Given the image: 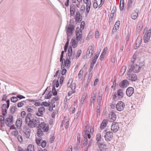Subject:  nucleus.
Masks as SVG:
<instances>
[{
  "label": "nucleus",
  "instance_id": "b1692460",
  "mask_svg": "<svg viewBox=\"0 0 151 151\" xmlns=\"http://www.w3.org/2000/svg\"><path fill=\"white\" fill-rule=\"evenodd\" d=\"M83 145V147H86L87 146H88V147H89L90 145L88 144V140L86 138H85L84 137V139L83 141V143H82Z\"/></svg>",
  "mask_w": 151,
  "mask_h": 151
},
{
  "label": "nucleus",
  "instance_id": "7c9ffc66",
  "mask_svg": "<svg viewBox=\"0 0 151 151\" xmlns=\"http://www.w3.org/2000/svg\"><path fill=\"white\" fill-rule=\"evenodd\" d=\"M26 151H35L34 147L31 145H29L27 149H26Z\"/></svg>",
  "mask_w": 151,
  "mask_h": 151
},
{
  "label": "nucleus",
  "instance_id": "4d7b16f0",
  "mask_svg": "<svg viewBox=\"0 0 151 151\" xmlns=\"http://www.w3.org/2000/svg\"><path fill=\"white\" fill-rule=\"evenodd\" d=\"M93 6L94 8H96L98 6V4L96 0H94Z\"/></svg>",
  "mask_w": 151,
  "mask_h": 151
},
{
  "label": "nucleus",
  "instance_id": "de8ad7c7",
  "mask_svg": "<svg viewBox=\"0 0 151 151\" xmlns=\"http://www.w3.org/2000/svg\"><path fill=\"white\" fill-rule=\"evenodd\" d=\"M102 94H99L98 96V104H99L101 102L102 100Z\"/></svg>",
  "mask_w": 151,
  "mask_h": 151
},
{
  "label": "nucleus",
  "instance_id": "603ef678",
  "mask_svg": "<svg viewBox=\"0 0 151 151\" xmlns=\"http://www.w3.org/2000/svg\"><path fill=\"white\" fill-rule=\"evenodd\" d=\"M8 109H1L2 114L3 116H5L7 113V110Z\"/></svg>",
  "mask_w": 151,
  "mask_h": 151
},
{
  "label": "nucleus",
  "instance_id": "473e14b6",
  "mask_svg": "<svg viewBox=\"0 0 151 151\" xmlns=\"http://www.w3.org/2000/svg\"><path fill=\"white\" fill-rule=\"evenodd\" d=\"M91 129L90 128V126L89 125H87L86 126H85V128L84 130V133L85 134H86V133H88V132H90V130Z\"/></svg>",
  "mask_w": 151,
  "mask_h": 151
},
{
  "label": "nucleus",
  "instance_id": "0eeeda50",
  "mask_svg": "<svg viewBox=\"0 0 151 151\" xmlns=\"http://www.w3.org/2000/svg\"><path fill=\"white\" fill-rule=\"evenodd\" d=\"M6 125L8 127H10L13 124V117L12 115L9 114L6 119Z\"/></svg>",
  "mask_w": 151,
  "mask_h": 151
},
{
  "label": "nucleus",
  "instance_id": "4c0bfd02",
  "mask_svg": "<svg viewBox=\"0 0 151 151\" xmlns=\"http://www.w3.org/2000/svg\"><path fill=\"white\" fill-rule=\"evenodd\" d=\"M101 135L100 134H97L96 135V140L97 141V143L101 141Z\"/></svg>",
  "mask_w": 151,
  "mask_h": 151
},
{
  "label": "nucleus",
  "instance_id": "9d476101",
  "mask_svg": "<svg viewBox=\"0 0 151 151\" xmlns=\"http://www.w3.org/2000/svg\"><path fill=\"white\" fill-rule=\"evenodd\" d=\"M113 133L111 131L107 132L105 135L104 137L107 141H110L113 137Z\"/></svg>",
  "mask_w": 151,
  "mask_h": 151
},
{
  "label": "nucleus",
  "instance_id": "4be33fe9",
  "mask_svg": "<svg viewBox=\"0 0 151 151\" xmlns=\"http://www.w3.org/2000/svg\"><path fill=\"white\" fill-rule=\"evenodd\" d=\"M108 123V120L106 119H104L102 121L100 126V129H104Z\"/></svg>",
  "mask_w": 151,
  "mask_h": 151
},
{
  "label": "nucleus",
  "instance_id": "f8f14e48",
  "mask_svg": "<svg viewBox=\"0 0 151 151\" xmlns=\"http://www.w3.org/2000/svg\"><path fill=\"white\" fill-rule=\"evenodd\" d=\"M129 82L127 80L122 81L119 84L120 87L122 88H126L129 85Z\"/></svg>",
  "mask_w": 151,
  "mask_h": 151
},
{
  "label": "nucleus",
  "instance_id": "4468645a",
  "mask_svg": "<svg viewBox=\"0 0 151 151\" xmlns=\"http://www.w3.org/2000/svg\"><path fill=\"white\" fill-rule=\"evenodd\" d=\"M94 49V46L91 45L90 46L87 50V55L88 56L91 57L93 55V52Z\"/></svg>",
  "mask_w": 151,
  "mask_h": 151
},
{
  "label": "nucleus",
  "instance_id": "69168bd1",
  "mask_svg": "<svg viewBox=\"0 0 151 151\" xmlns=\"http://www.w3.org/2000/svg\"><path fill=\"white\" fill-rule=\"evenodd\" d=\"M93 67L94 64L91 63L90 66L88 70V71L89 72V73H91V72H92L91 71L93 69Z\"/></svg>",
  "mask_w": 151,
  "mask_h": 151
},
{
  "label": "nucleus",
  "instance_id": "bb28decb",
  "mask_svg": "<svg viewBox=\"0 0 151 151\" xmlns=\"http://www.w3.org/2000/svg\"><path fill=\"white\" fill-rule=\"evenodd\" d=\"M22 119H18L16 122V125L17 127H20L22 125Z\"/></svg>",
  "mask_w": 151,
  "mask_h": 151
},
{
  "label": "nucleus",
  "instance_id": "412c9836",
  "mask_svg": "<svg viewBox=\"0 0 151 151\" xmlns=\"http://www.w3.org/2000/svg\"><path fill=\"white\" fill-rule=\"evenodd\" d=\"M93 95H91V97L90 100V106H92V104L94 103V102L95 100L96 96V93H95L94 92H93Z\"/></svg>",
  "mask_w": 151,
  "mask_h": 151
},
{
  "label": "nucleus",
  "instance_id": "5701e85b",
  "mask_svg": "<svg viewBox=\"0 0 151 151\" xmlns=\"http://www.w3.org/2000/svg\"><path fill=\"white\" fill-rule=\"evenodd\" d=\"M132 0H129L128 2L127 10L128 11H131L132 10Z\"/></svg>",
  "mask_w": 151,
  "mask_h": 151
},
{
  "label": "nucleus",
  "instance_id": "9b49d317",
  "mask_svg": "<svg viewBox=\"0 0 151 151\" xmlns=\"http://www.w3.org/2000/svg\"><path fill=\"white\" fill-rule=\"evenodd\" d=\"M119 129V124L118 123L113 122L111 125V130L113 132H117Z\"/></svg>",
  "mask_w": 151,
  "mask_h": 151
},
{
  "label": "nucleus",
  "instance_id": "09e8293b",
  "mask_svg": "<svg viewBox=\"0 0 151 151\" xmlns=\"http://www.w3.org/2000/svg\"><path fill=\"white\" fill-rule=\"evenodd\" d=\"M127 67L125 66H124L122 67L121 71V72L122 73V74H123L126 71Z\"/></svg>",
  "mask_w": 151,
  "mask_h": 151
},
{
  "label": "nucleus",
  "instance_id": "39448f33",
  "mask_svg": "<svg viewBox=\"0 0 151 151\" xmlns=\"http://www.w3.org/2000/svg\"><path fill=\"white\" fill-rule=\"evenodd\" d=\"M125 106L124 103L122 101H119L116 105V109L119 111L123 110Z\"/></svg>",
  "mask_w": 151,
  "mask_h": 151
},
{
  "label": "nucleus",
  "instance_id": "6e6d98bb",
  "mask_svg": "<svg viewBox=\"0 0 151 151\" xmlns=\"http://www.w3.org/2000/svg\"><path fill=\"white\" fill-rule=\"evenodd\" d=\"M106 53V52H103L100 56V59L101 60H102L104 59V58Z\"/></svg>",
  "mask_w": 151,
  "mask_h": 151
},
{
  "label": "nucleus",
  "instance_id": "864d4df0",
  "mask_svg": "<svg viewBox=\"0 0 151 151\" xmlns=\"http://www.w3.org/2000/svg\"><path fill=\"white\" fill-rule=\"evenodd\" d=\"M91 5V4H89L86 5V11L87 14H88L89 12L90 9Z\"/></svg>",
  "mask_w": 151,
  "mask_h": 151
},
{
  "label": "nucleus",
  "instance_id": "37998d69",
  "mask_svg": "<svg viewBox=\"0 0 151 151\" xmlns=\"http://www.w3.org/2000/svg\"><path fill=\"white\" fill-rule=\"evenodd\" d=\"M52 93L54 96L57 95V91H56L55 86H53L52 88Z\"/></svg>",
  "mask_w": 151,
  "mask_h": 151
},
{
  "label": "nucleus",
  "instance_id": "ddd939ff",
  "mask_svg": "<svg viewBox=\"0 0 151 151\" xmlns=\"http://www.w3.org/2000/svg\"><path fill=\"white\" fill-rule=\"evenodd\" d=\"M134 89L132 87H129L126 90V94L127 96L130 97L134 93Z\"/></svg>",
  "mask_w": 151,
  "mask_h": 151
},
{
  "label": "nucleus",
  "instance_id": "423d86ee",
  "mask_svg": "<svg viewBox=\"0 0 151 151\" xmlns=\"http://www.w3.org/2000/svg\"><path fill=\"white\" fill-rule=\"evenodd\" d=\"M76 39L77 41L80 40L82 36V30L79 27H77L76 30Z\"/></svg>",
  "mask_w": 151,
  "mask_h": 151
},
{
  "label": "nucleus",
  "instance_id": "2f4dec72",
  "mask_svg": "<svg viewBox=\"0 0 151 151\" xmlns=\"http://www.w3.org/2000/svg\"><path fill=\"white\" fill-rule=\"evenodd\" d=\"M37 135L39 137H41L43 134V131L40 129L38 128L37 130Z\"/></svg>",
  "mask_w": 151,
  "mask_h": 151
},
{
  "label": "nucleus",
  "instance_id": "58836bf2",
  "mask_svg": "<svg viewBox=\"0 0 151 151\" xmlns=\"http://www.w3.org/2000/svg\"><path fill=\"white\" fill-rule=\"evenodd\" d=\"M83 74V69H81L79 71L78 74V78L79 79L82 78Z\"/></svg>",
  "mask_w": 151,
  "mask_h": 151
},
{
  "label": "nucleus",
  "instance_id": "49530a36",
  "mask_svg": "<svg viewBox=\"0 0 151 151\" xmlns=\"http://www.w3.org/2000/svg\"><path fill=\"white\" fill-rule=\"evenodd\" d=\"M10 100L13 102H15L18 101V99L17 97L13 96L11 98Z\"/></svg>",
  "mask_w": 151,
  "mask_h": 151
},
{
  "label": "nucleus",
  "instance_id": "e433bc0d",
  "mask_svg": "<svg viewBox=\"0 0 151 151\" xmlns=\"http://www.w3.org/2000/svg\"><path fill=\"white\" fill-rule=\"evenodd\" d=\"M52 92L51 91H50L48 93L46 94L45 96V98L47 99H50L52 96Z\"/></svg>",
  "mask_w": 151,
  "mask_h": 151
},
{
  "label": "nucleus",
  "instance_id": "e2e57ef3",
  "mask_svg": "<svg viewBox=\"0 0 151 151\" xmlns=\"http://www.w3.org/2000/svg\"><path fill=\"white\" fill-rule=\"evenodd\" d=\"M136 55L134 54L132 57V59L131 62H133L134 63L136 59Z\"/></svg>",
  "mask_w": 151,
  "mask_h": 151
},
{
  "label": "nucleus",
  "instance_id": "cd10ccee",
  "mask_svg": "<svg viewBox=\"0 0 151 151\" xmlns=\"http://www.w3.org/2000/svg\"><path fill=\"white\" fill-rule=\"evenodd\" d=\"M24 133L27 138H28L30 136V130L28 128H26L25 130Z\"/></svg>",
  "mask_w": 151,
  "mask_h": 151
},
{
  "label": "nucleus",
  "instance_id": "8fccbe9b",
  "mask_svg": "<svg viewBox=\"0 0 151 151\" xmlns=\"http://www.w3.org/2000/svg\"><path fill=\"white\" fill-rule=\"evenodd\" d=\"M41 141V138L40 137L37 138L36 140V142L38 145L40 144Z\"/></svg>",
  "mask_w": 151,
  "mask_h": 151
},
{
  "label": "nucleus",
  "instance_id": "2eb2a0df",
  "mask_svg": "<svg viewBox=\"0 0 151 151\" xmlns=\"http://www.w3.org/2000/svg\"><path fill=\"white\" fill-rule=\"evenodd\" d=\"M64 66L66 67V68H68L70 65V58H66L65 60L63 63Z\"/></svg>",
  "mask_w": 151,
  "mask_h": 151
},
{
  "label": "nucleus",
  "instance_id": "6ab92c4d",
  "mask_svg": "<svg viewBox=\"0 0 151 151\" xmlns=\"http://www.w3.org/2000/svg\"><path fill=\"white\" fill-rule=\"evenodd\" d=\"M151 35L148 32L147 34H145L144 35L143 39L144 43H146L148 42L150 37Z\"/></svg>",
  "mask_w": 151,
  "mask_h": 151
},
{
  "label": "nucleus",
  "instance_id": "a211bd4d",
  "mask_svg": "<svg viewBox=\"0 0 151 151\" xmlns=\"http://www.w3.org/2000/svg\"><path fill=\"white\" fill-rule=\"evenodd\" d=\"M31 106H27L25 108L27 109V111L29 112L28 113H30L31 114V116L32 115H36V111L30 108Z\"/></svg>",
  "mask_w": 151,
  "mask_h": 151
},
{
  "label": "nucleus",
  "instance_id": "a19ab883",
  "mask_svg": "<svg viewBox=\"0 0 151 151\" xmlns=\"http://www.w3.org/2000/svg\"><path fill=\"white\" fill-rule=\"evenodd\" d=\"M50 104L49 103H48L47 102L44 101L42 102L41 104L40 105L41 106H49L50 105Z\"/></svg>",
  "mask_w": 151,
  "mask_h": 151
},
{
  "label": "nucleus",
  "instance_id": "7ed1b4c3",
  "mask_svg": "<svg viewBox=\"0 0 151 151\" xmlns=\"http://www.w3.org/2000/svg\"><path fill=\"white\" fill-rule=\"evenodd\" d=\"M127 78L130 81H135L137 80V77L136 75L132 72L128 71L127 73Z\"/></svg>",
  "mask_w": 151,
  "mask_h": 151
},
{
  "label": "nucleus",
  "instance_id": "6e6552de",
  "mask_svg": "<svg viewBox=\"0 0 151 151\" xmlns=\"http://www.w3.org/2000/svg\"><path fill=\"white\" fill-rule=\"evenodd\" d=\"M74 26L70 24L68 26L67 28H66V32L68 36H70L72 34V32L74 30Z\"/></svg>",
  "mask_w": 151,
  "mask_h": 151
},
{
  "label": "nucleus",
  "instance_id": "393cba45",
  "mask_svg": "<svg viewBox=\"0 0 151 151\" xmlns=\"http://www.w3.org/2000/svg\"><path fill=\"white\" fill-rule=\"evenodd\" d=\"M99 55V53H98V54H96L93 57L92 62L91 63L93 64L94 65L96 63Z\"/></svg>",
  "mask_w": 151,
  "mask_h": 151
},
{
  "label": "nucleus",
  "instance_id": "a878e982",
  "mask_svg": "<svg viewBox=\"0 0 151 151\" xmlns=\"http://www.w3.org/2000/svg\"><path fill=\"white\" fill-rule=\"evenodd\" d=\"M141 42L142 39L141 38H138L136 42L135 49H137L138 48L141 44Z\"/></svg>",
  "mask_w": 151,
  "mask_h": 151
},
{
  "label": "nucleus",
  "instance_id": "a18cd8bd",
  "mask_svg": "<svg viewBox=\"0 0 151 151\" xmlns=\"http://www.w3.org/2000/svg\"><path fill=\"white\" fill-rule=\"evenodd\" d=\"M82 51L80 49L79 50L77 51V55L76 56V59H78L81 55V53Z\"/></svg>",
  "mask_w": 151,
  "mask_h": 151
},
{
  "label": "nucleus",
  "instance_id": "5fc2aeb1",
  "mask_svg": "<svg viewBox=\"0 0 151 151\" xmlns=\"http://www.w3.org/2000/svg\"><path fill=\"white\" fill-rule=\"evenodd\" d=\"M114 11H113V10L111 12V14H110V17H109V20H112L113 19V18L114 16Z\"/></svg>",
  "mask_w": 151,
  "mask_h": 151
},
{
  "label": "nucleus",
  "instance_id": "1a4fd4ad",
  "mask_svg": "<svg viewBox=\"0 0 151 151\" xmlns=\"http://www.w3.org/2000/svg\"><path fill=\"white\" fill-rule=\"evenodd\" d=\"M45 111V109L44 107L40 106L38 109V112L36 111V115L38 116H42Z\"/></svg>",
  "mask_w": 151,
  "mask_h": 151
},
{
  "label": "nucleus",
  "instance_id": "79ce46f5",
  "mask_svg": "<svg viewBox=\"0 0 151 151\" xmlns=\"http://www.w3.org/2000/svg\"><path fill=\"white\" fill-rule=\"evenodd\" d=\"M71 42L72 43V46L73 47L75 48L77 46V44L76 43V41L75 40L72 39L71 40Z\"/></svg>",
  "mask_w": 151,
  "mask_h": 151
},
{
  "label": "nucleus",
  "instance_id": "c03bdc74",
  "mask_svg": "<svg viewBox=\"0 0 151 151\" xmlns=\"http://www.w3.org/2000/svg\"><path fill=\"white\" fill-rule=\"evenodd\" d=\"M119 25L120 21L119 20L117 21L114 25V28H116L117 29H119Z\"/></svg>",
  "mask_w": 151,
  "mask_h": 151
},
{
  "label": "nucleus",
  "instance_id": "774afa93",
  "mask_svg": "<svg viewBox=\"0 0 151 151\" xmlns=\"http://www.w3.org/2000/svg\"><path fill=\"white\" fill-rule=\"evenodd\" d=\"M112 96L113 99L115 100L117 96L116 93L114 92L113 93Z\"/></svg>",
  "mask_w": 151,
  "mask_h": 151
},
{
  "label": "nucleus",
  "instance_id": "c756f323",
  "mask_svg": "<svg viewBox=\"0 0 151 151\" xmlns=\"http://www.w3.org/2000/svg\"><path fill=\"white\" fill-rule=\"evenodd\" d=\"M73 53V51L72 47L71 46H70L69 47L68 50V55L69 58L72 56Z\"/></svg>",
  "mask_w": 151,
  "mask_h": 151
},
{
  "label": "nucleus",
  "instance_id": "f704fd0d",
  "mask_svg": "<svg viewBox=\"0 0 151 151\" xmlns=\"http://www.w3.org/2000/svg\"><path fill=\"white\" fill-rule=\"evenodd\" d=\"M92 76V72H91V73H89L88 74V79L86 82L87 85L91 81V79Z\"/></svg>",
  "mask_w": 151,
  "mask_h": 151
},
{
  "label": "nucleus",
  "instance_id": "c9c22d12",
  "mask_svg": "<svg viewBox=\"0 0 151 151\" xmlns=\"http://www.w3.org/2000/svg\"><path fill=\"white\" fill-rule=\"evenodd\" d=\"M111 119L113 121H114L116 119V115L113 112L111 113Z\"/></svg>",
  "mask_w": 151,
  "mask_h": 151
},
{
  "label": "nucleus",
  "instance_id": "f03ea898",
  "mask_svg": "<svg viewBox=\"0 0 151 151\" xmlns=\"http://www.w3.org/2000/svg\"><path fill=\"white\" fill-rule=\"evenodd\" d=\"M129 67V71L132 72L133 71L134 73H139L141 69V68L139 65L134 64V63L133 62H130Z\"/></svg>",
  "mask_w": 151,
  "mask_h": 151
},
{
  "label": "nucleus",
  "instance_id": "dca6fc26",
  "mask_svg": "<svg viewBox=\"0 0 151 151\" xmlns=\"http://www.w3.org/2000/svg\"><path fill=\"white\" fill-rule=\"evenodd\" d=\"M138 12L139 10L138 9H135L131 15V18L133 19H136L138 17Z\"/></svg>",
  "mask_w": 151,
  "mask_h": 151
},
{
  "label": "nucleus",
  "instance_id": "bf43d9fd",
  "mask_svg": "<svg viewBox=\"0 0 151 151\" xmlns=\"http://www.w3.org/2000/svg\"><path fill=\"white\" fill-rule=\"evenodd\" d=\"M65 67V66H63V67H62V68H63L61 73V74L63 75H65L67 71L64 68Z\"/></svg>",
  "mask_w": 151,
  "mask_h": 151
},
{
  "label": "nucleus",
  "instance_id": "13d9d810",
  "mask_svg": "<svg viewBox=\"0 0 151 151\" xmlns=\"http://www.w3.org/2000/svg\"><path fill=\"white\" fill-rule=\"evenodd\" d=\"M17 138L18 141L20 142H22L23 141V139L21 136L19 135L17 136Z\"/></svg>",
  "mask_w": 151,
  "mask_h": 151
},
{
  "label": "nucleus",
  "instance_id": "c85d7f7f",
  "mask_svg": "<svg viewBox=\"0 0 151 151\" xmlns=\"http://www.w3.org/2000/svg\"><path fill=\"white\" fill-rule=\"evenodd\" d=\"M117 93L119 98L121 99L123 97L124 94L122 89H119L117 91Z\"/></svg>",
  "mask_w": 151,
  "mask_h": 151
},
{
  "label": "nucleus",
  "instance_id": "3c124183",
  "mask_svg": "<svg viewBox=\"0 0 151 151\" xmlns=\"http://www.w3.org/2000/svg\"><path fill=\"white\" fill-rule=\"evenodd\" d=\"M60 73V71L59 70H58L56 72V73L54 75V77H57V78H59Z\"/></svg>",
  "mask_w": 151,
  "mask_h": 151
},
{
  "label": "nucleus",
  "instance_id": "0e129e2a",
  "mask_svg": "<svg viewBox=\"0 0 151 151\" xmlns=\"http://www.w3.org/2000/svg\"><path fill=\"white\" fill-rule=\"evenodd\" d=\"M9 106H8L7 107V106L5 104H2V107H1V109H8L9 108Z\"/></svg>",
  "mask_w": 151,
  "mask_h": 151
},
{
  "label": "nucleus",
  "instance_id": "f257e3e1",
  "mask_svg": "<svg viewBox=\"0 0 151 151\" xmlns=\"http://www.w3.org/2000/svg\"><path fill=\"white\" fill-rule=\"evenodd\" d=\"M25 121L26 124L31 128L36 127L40 123L38 118L36 117L32 118L30 113L27 114Z\"/></svg>",
  "mask_w": 151,
  "mask_h": 151
},
{
  "label": "nucleus",
  "instance_id": "aec40b11",
  "mask_svg": "<svg viewBox=\"0 0 151 151\" xmlns=\"http://www.w3.org/2000/svg\"><path fill=\"white\" fill-rule=\"evenodd\" d=\"M76 7L73 4H71L70 6V16H73L75 14Z\"/></svg>",
  "mask_w": 151,
  "mask_h": 151
},
{
  "label": "nucleus",
  "instance_id": "f3484780",
  "mask_svg": "<svg viewBox=\"0 0 151 151\" xmlns=\"http://www.w3.org/2000/svg\"><path fill=\"white\" fill-rule=\"evenodd\" d=\"M81 17L80 12L79 11L76 12L75 16V20L76 22H80L81 21L82 19L81 18Z\"/></svg>",
  "mask_w": 151,
  "mask_h": 151
},
{
  "label": "nucleus",
  "instance_id": "680f3d73",
  "mask_svg": "<svg viewBox=\"0 0 151 151\" xmlns=\"http://www.w3.org/2000/svg\"><path fill=\"white\" fill-rule=\"evenodd\" d=\"M63 57H60V62H62V65H61V68H62V67L63 66V61H64L65 60V58H63Z\"/></svg>",
  "mask_w": 151,
  "mask_h": 151
},
{
  "label": "nucleus",
  "instance_id": "338daca9",
  "mask_svg": "<svg viewBox=\"0 0 151 151\" xmlns=\"http://www.w3.org/2000/svg\"><path fill=\"white\" fill-rule=\"evenodd\" d=\"M95 38L98 39L99 37V32L98 30H96L95 33Z\"/></svg>",
  "mask_w": 151,
  "mask_h": 151
},
{
  "label": "nucleus",
  "instance_id": "20e7f679",
  "mask_svg": "<svg viewBox=\"0 0 151 151\" xmlns=\"http://www.w3.org/2000/svg\"><path fill=\"white\" fill-rule=\"evenodd\" d=\"M37 128L41 129L44 132H47L48 130L49 127L47 124H46L44 122L41 123L38 125Z\"/></svg>",
  "mask_w": 151,
  "mask_h": 151
},
{
  "label": "nucleus",
  "instance_id": "ea45409f",
  "mask_svg": "<svg viewBox=\"0 0 151 151\" xmlns=\"http://www.w3.org/2000/svg\"><path fill=\"white\" fill-rule=\"evenodd\" d=\"M18 132L16 129H14V131H12V134L15 137H17L18 134Z\"/></svg>",
  "mask_w": 151,
  "mask_h": 151
},
{
  "label": "nucleus",
  "instance_id": "052dcab7",
  "mask_svg": "<svg viewBox=\"0 0 151 151\" xmlns=\"http://www.w3.org/2000/svg\"><path fill=\"white\" fill-rule=\"evenodd\" d=\"M46 145V142L45 140L43 141L41 144V145L42 147H45Z\"/></svg>",
  "mask_w": 151,
  "mask_h": 151
},
{
  "label": "nucleus",
  "instance_id": "72a5a7b5",
  "mask_svg": "<svg viewBox=\"0 0 151 151\" xmlns=\"http://www.w3.org/2000/svg\"><path fill=\"white\" fill-rule=\"evenodd\" d=\"M17 107L16 106H12L11 107L10 111L11 112L12 114H14L15 111L17 110Z\"/></svg>",
  "mask_w": 151,
  "mask_h": 151
}]
</instances>
